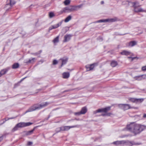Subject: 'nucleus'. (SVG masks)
Segmentation results:
<instances>
[{"instance_id": "1", "label": "nucleus", "mask_w": 146, "mask_h": 146, "mask_svg": "<svg viewBox=\"0 0 146 146\" xmlns=\"http://www.w3.org/2000/svg\"><path fill=\"white\" fill-rule=\"evenodd\" d=\"M127 129L133 133L134 135L139 134L146 129V126L136 123L135 122H131L127 125Z\"/></svg>"}, {"instance_id": "2", "label": "nucleus", "mask_w": 146, "mask_h": 146, "mask_svg": "<svg viewBox=\"0 0 146 146\" xmlns=\"http://www.w3.org/2000/svg\"><path fill=\"white\" fill-rule=\"evenodd\" d=\"M33 124V123L31 122H20L16 124L15 127L13 129L12 131V132L18 130L19 128H21L27 126H29Z\"/></svg>"}, {"instance_id": "3", "label": "nucleus", "mask_w": 146, "mask_h": 146, "mask_svg": "<svg viewBox=\"0 0 146 146\" xmlns=\"http://www.w3.org/2000/svg\"><path fill=\"white\" fill-rule=\"evenodd\" d=\"M131 5L133 7L134 9V11L135 12H146V10H144L141 8H138V7L140 6L139 5V3L138 2L132 3Z\"/></svg>"}, {"instance_id": "4", "label": "nucleus", "mask_w": 146, "mask_h": 146, "mask_svg": "<svg viewBox=\"0 0 146 146\" xmlns=\"http://www.w3.org/2000/svg\"><path fill=\"white\" fill-rule=\"evenodd\" d=\"M118 106L119 108L123 110H126L132 108H134L135 109H137L138 108L137 107L133 108V107H131L129 104H118Z\"/></svg>"}, {"instance_id": "5", "label": "nucleus", "mask_w": 146, "mask_h": 146, "mask_svg": "<svg viewBox=\"0 0 146 146\" xmlns=\"http://www.w3.org/2000/svg\"><path fill=\"white\" fill-rule=\"evenodd\" d=\"M40 104H36L33 105V106L30 107L26 113L31 112L36 110H40Z\"/></svg>"}, {"instance_id": "6", "label": "nucleus", "mask_w": 146, "mask_h": 146, "mask_svg": "<svg viewBox=\"0 0 146 146\" xmlns=\"http://www.w3.org/2000/svg\"><path fill=\"white\" fill-rule=\"evenodd\" d=\"M77 10L76 7L74 6H71L64 8L63 11L64 12H70Z\"/></svg>"}, {"instance_id": "7", "label": "nucleus", "mask_w": 146, "mask_h": 146, "mask_svg": "<svg viewBox=\"0 0 146 146\" xmlns=\"http://www.w3.org/2000/svg\"><path fill=\"white\" fill-rule=\"evenodd\" d=\"M110 107H108L105 108L99 109L93 112L94 114H96L97 113L99 112H105L106 113L110 110Z\"/></svg>"}, {"instance_id": "8", "label": "nucleus", "mask_w": 146, "mask_h": 146, "mask_svg": "<svg viewBox=\"0 0 146 146\" xmlns=\"http://www.w3.org/2000/svg\"><path fill=\"white\" fill-rule=\"evenodd\" d=\"M125 145L129 146H132L133 145H139L141 144L140 143H135L134 141H130L128 140H125Z\"/></svg>"}, {"instance_id": "9", "label": "nucleus", "mask_w": 146, "mask_h": 146, "mask_svg": "<svg viewBox=\"0 0 146 146\" xmlns=\"http://www.w3.org/2000/svg\"><path fill=\"white\" fill-rule=\"evenodd\" d=\"M7 2H9V3H7L6 5L5 6V7L6 8L7 7V6L9 5H10L11 6V7L9 9H6V11H8L9 9H11V6H12L15 3V2L14 0H7Z\"/></svg>"}, {"instance_id": "10", "label": "nucleus", "mask_w": 146, "mask_h": 146, "mask_svg": "<svg viewBox=\"0 0 146 146\" xmlns=\"http://www.w3.org/2000/svg\"><path fill=\"white\" fill-rule=\"evenodd\" d=\"M62 22L63 21H62L58 23L57 24L51 26V27H49V30H51L53 29H55L57 28L61 25Z\"/></svg>"}, {"instance_id": "11", "label": "nucleus", "mask_w": 146, "mask_h": 146, "mask_svg": "<svg viewBox=\"0 0 146 146\" xmlns=\"http://www.w3.org/2000/svg\"><path fill=\"white\" fill-rule=\"evenodd\" d=\"M125 140H121V141H117L113 142V144L116 145H125Z\"/></svg>"}, {"instance_id": "12", "label": "nucleus", "mask_w": 146, "mask_h": 146, "mask_svg": "<svg viewBox=\"0 0 146 146\" xmlns=\"http://www.w3.org/2000/svg\"><path fill=\"white\" fill-rule=\"evenodd\" d=\"M77 125H75L73 126H63L61 127L62 131H67L70 129L71 128H73L77 127Z\"/></svg>"}, {"instance_id": "13", "label": "nucleus", "mask_w": 146, "mask_h": 146, "mask_svg": "<svg viewBox=\"0 0 146 146\" xmlns=\"http://www.w3.org/2000/svg\"><path fill=\"white\" fill-rule=\"evenodd\" d=\"M72 36L70 35H66L64 36V39L63 40V42H66L69 41Z\"/></svg>"}, {"instance_id": "14", "label": "nucleus", "mask_w": 146, "mask_h": 146, "mask_svg": "<svg viewBox=\"0 0 146 146\" xmlns=\"http://www.w3.org/2000/svg\"><path fill=\"white\" fill-rule=\"evenodd\" d=\"M60 60H61L62 62V63L61 66L60 67V68H61L62 66L63 65L65 64L67 62L68 60V58H67L64 57L60 59Z\"/></svg>"}, {"instance_id": "15", "label": "nucleus", "mask_w": 146, "mask_h": 146, "mask_svg": "<svg viewBox=\"0 0 146 146\" xmlns=\"http://www.w3.org/2000/svg\"><path fill=\"white\" fill-rule=\"evenodd\" d=\"M137 42L136 41L134 40L131 41L128 43V46L132 47L137 44Z\"/></svg>"}, {"instance_id": "16", "label": "nucleus", "mask_w": 146, "mask_h": 146, "mask_svg": "<svg viewBox=\"0 0 146 146\" xmlns=\"http://www.w3.org/2000/svg\"><path fill=\"white\" fill-rule=\"evenodd\" d=\"M94 64H93L90 65H87L86 66V68L87 71H88L93 69L94 67Z\"/></svg>"}, {"instance_id": "17", "label": "nucleus", "mask_w": 146, "mask_h": 146, "mask_svg": "<svg viewBox=\"0 0 146 146\" xmlns=\"http://www.w3.org/2000/svg\"><path fill=\"white\" fill-rule=\"evenodd\" d=\"M120 54L122 55L127 56L130 55L131 54V53L129 51L124 50L121 52Z\"/></svg>"}, {"instance_id": "18", "label": "nucleus", "mask_w": 146, "mask_h": 146, "mask_svg": "<svg viewBox=\"0 0 146 146\" xmlns=\"http://www.w3.org/2000/svg\"><path fill=\"white\" fill-rule=\"evenodd\" d=\"M49 104V103L47 102H45L42 103L41 104H40V109L43 108L44 107L47 106Z\"/></svg>"}, {"instance_id": "19", "label": "nucleus", "mask_w": 146, "mask_h": 146, "mask_svg": "<svg viewBox=\"0 0 146 146\" xmlns=\"http://www.w3.org/2000/svg\"><path fill=\"white\" fill-rule=\"evenodd\" d=\"M133 3V2H130L128 1H123L122 2V4L123 5H126L127 6H128L131 5V3Z\"/></svg>"}, {"instance_id": "20", "label": "nucleus", "mask_w": 146, "mask_h": 146, "mask_svg": "<svg viewBox=\"0 0 146 146\" xmlns=\"http://www.w3.org/2000/svg\"><path fill=\"white\" fill-rule=\"evenodd\" d=\"M117 19L116 17L107 19V22H113L117 21Z\"/></svg>"}, {"instance_id": "21", "label": "nucleus", "mask_w": 146, "mask_h": 146, "mask_svg": "<svg viewBox=\"0 0 146 146\" xmlns=\"http://www.w3.org/2000/svg\"><path fill=\"white\" fill-rule=\"evenodd\" d=\"M87 108L84 107L82 108L80 112L82 114H84L87 112Z\"/></svg>"}, {"instance_id": "22", "label": "nucleus", "mask_w": 146, "mask_h": 146, "mask_svg": "<svg viewBox=\"0 0 146 146\" xmlns=\"http://www.w3.org/2000/svg\"><path fill=\"white\" fill-rule=\"evenodd\" d=\"M63 77L64 78H68L70 76V74L68 72H64L62 74Z\"/></svg>"}, {"instance_id": "23", "label": "nucleus", "mask_w": 146, "mask_h": 146, "mask_svg": "<svg viewBox=\"0 0 146 146\" xmlns=\"http://www.w3.org/2000/svg\"><path fill=\"white\" fill-rule=\"evenodd\" d=\"M8 70L7 69H5L2 70L0 72V77L2 75L5 74Z\"/></svg>"}, {"instance_id": "24", "label": "nucleus", "mask_w": 146, "mask_h": 146, "mask_svg": "<svg viewBox=\"0 0 146 146\" xmlns=\"http://www.w3.org/2000/svg\"><path fill=\"white\" fill-rule=\"evenodd\" d=\"M117 64V62L115 61H112L111 63V66L113 67L116 66Z\"/></svg>"}, {"instance_id": "25", "label": "nucleus", "mask_w": 146, "mask_h": 146, "mask_svg": "<svg viewBox=\"0 0 146 146\" xmlns=\"http://www.w3.org/2000/svg\"><path fill=\"white\" fill-rule=\"evenodd\" d=\"M144 99L143 98H136V103H140L142 102Z\"/></svg>"}, {"instance_id": "26", "label": "nucleus", "mask_w": 146, "mask_h": 146, "mask_svg": "<svg viewBox=\"0 0 146 146\" xmlns=\"http://www.w3.org/2000/svg\"><path fill=\"white\" fill-rule=\"evenodd\" d=\"M19 64L18 63H15L13 64L12 66L13 69H16L19 68Z\"/></svg>"}, {"instance_id": "27", "label": "nucleus", "mask_w": 146, "mask_h": 146, "mask_svg": "<svg viewBox=\"0 0 146 146\" xmlns=\"http://www.w3.org/2000/svg\"><path fill=\"white\" fill-rule=\"evenodd\" d=\"M71 18L72 17L71 16L69 15L64 20V22L66 23L67 22L70 20L71 19Z\"/></svg>"}, {"instance_id": "28", "label": "nucleus", "mask_w": 146, "mask_h": 146, "mask_svg": "<svg viewBox=\"0 0 146 146\" xmlns=\"http://www.w3.org/2000/svg\"><path fill=\"white\" fill-rule=\"evenodd\" d=\"M59 36H57L52 41V42L54 43L58 42H59Z\"/></svg>"}, {"instance_id": "29", "label": "nucleus", "mask_w": 146, "mask_h": 146, "mask_svg": "<svg viewBox=\"0 0 146 146\" xmlns=\"http://www.w3.org/2000/svg\"><path fill=\"white\" fill-rule=\"evenodd\" d=\"M35 129L34 128L33 129L28 131H27L26 132V134L27 135H31L33 133V132L34 130Z\"/></svg>"}, {"instance_id": "30", "label": "nucleus", "mask_w": 146, "mask_h": 146, "mask_svg": "<svg viewBox=\"0 0 146 146\" xmlns=\"http://www.w3.org/2000/svg\"><path fill=\"white\" fill-rule=\"evenodd\" d=\"M35 59V58H33L31 59H29L28 61L26 62V63H29L33 62H34Z\"/></svg>"}, {"instance_id": "31", "label": "nucleus", "mask_w": 146, "mask_h": 146, "mask_svg": "<svg viewBox=\"0 0 146 146\" xmlns=\"http://www.w3.org/2000/svg\"><path fill=\"white\" fill-rule=\"evenodd\" d=\"M55 131L56 133H58L60 131H62L61 127L56 128L55 130Z\"/></svg>"}, {"instance_id": "32", "label": "nucleus", "mask_w": 146, "mask_h": 146, "mask_svg": "<svg viewBox=\"0 0 146 146\" xmlns=\"http://www.w3.org/2000/svg\"><path fill=\"white\" fill-rule=\"evenodd\" d=\"M70 0H66L64 2V3L65 5H68L70 3Z\"/></svg>"}, {"instance_id": "33", "label": "nucleus", "mask_w": 146, "mask_h": 146, "mask_svg": "<svg viewBox=\"0 0 146 146\" xmlns=\"http://www.w3.org/2000/svg\"><path fill=\"white\" fill-rule=\"evenodd\" d=\"M107 22V19H102L96 21V23H102V22Z\"/></svg>"}, {"instance_id": "34", "label": "nucleus", "mask_w": 146, "mask_h": 146, "mask_svg": "<svg viewBox=\"0 0 146 146\" xmlns=\"http://www.w3.org/2000/svg\"><path fill=\"white\" fill-rule=\"evenodd\" d=\"M129 100L131 102L133 103H136V98H130Z\"/></svg>"}, {"instance_id": "35", "label": "nucleus", "mask_w": 146, "mask_h": 146, "mask_svg": "<svg viewBox=\"0 0 146 146\" xmlns=\"http://www.w3.org/2000/svg\"><path fill=\"white\" fill-rule=\"evenodd\" d=\"M42 52V50H40L37 52L32 53L31 54L33 55H34L36 56V55H37L38 54H40Z\"/></svg>"}, {"instance_id": "36", "label": "nucleus", "mask_w": 146, "mask_h": 146, "mask_svg": "<svg viewBox=\"0 0 146 146\" xmlns=\"http://www.w3.org/2000/svg\"><path fill=\"white\" fill-rule=\"evenodd\" d=\"M143 75H141V76H137L136 77V80H141L142 79V76Z\"/></svg>"}, {"instance_id": "37", "label": "nucleus", "mask_w": 146, "mask_h": 146, "mask_svg": "<svg viewBox=\"0 0 146 146\" xmlns=\"http://www.w3.org/2000/svg\"><path fill=\"white\" fill-rule=\"evenodd\" d=\"M49 17L50 18H52L54 16V15L53 13L50 12L49 13Z\"/></svg>"}, {"instance_id": "38", "label": "nucleus", "mask_w": 146, "mask_h": 146, "mask_svg": "<svg viewBox=\"0 0 146 146\" xmlns=\"http://www.w3.org/2000/svg\"><path fill=\"white\" fill-rule=\"evenodd\" d=\"M111 114V113H108L106 114H102V115L103 116H110Z\"/></svg>"}, {"instance_id": "39", "label": "nucleus", "mask_w": 146, "mask_h": 146, "mask_svg": "<svg viewBox=\"0 0 146 146\" xmlns=\"http://www.w3.org/2000/svg\"><path fill=\"white\" fill-rule=\"evenodd\" d=\"M141 69L142 71H146V66L142 67Z\"/></svg>"}, {"instance_id": "40", "label": "nucleus", "mask_w": 146, "mask_h": 146, "mask_svg": "<svg viewBox=\"0 0 146 146\" xmlns=\"http://www.w3.org/2000/svg\"><path fill=\"white\" fill-rule=\"evenodd\" d=\"M58 63V61L55 60H54L53 61V64L54 65H55Z\"/></svg>"}, {"instance_id": "41", "label": "nucleus", "mask_w": 146, "mask_h": 146, "mask_svg": "<svg viewBox=\"0 0 146 146\" xmlns=\"http://www.w3.org/2000/svg\"><path fill=\"white\" fill-rule=\"evenodd\" d=\"M75 115H79L80 114H82V113H81V112L80 111L78 112H76L75 113Z\"/></svg>"}, {"instance_id": "42", "label": "nucleus", "mask_w": 146, "mask_h": 146, "mask_svg": "<svg viewBox=\"0 0 146 146\" xmlns=\"http://www.w3.org/2000/svg\"><path fill=\"white\" fill-rule=\"evenodd\" d=\"M33 144V143L31 141H29L27 143V145H32Z\"/></svg>"}, {"instance_id": "43", "label": "nucleus", "mask_w": 146, "mask_h": 146, "mask_svg": "<svg viewBox=\"0 0 146 146\" xmlns=\"http://www.w3.org/2000/svg\"><path fill=\"white\" fill-rule=\"evenodd\" d=\"M5 135H3L1 136L0 137V141H1L3 140V137Z\"/></svg>"}, {"instance_id": "44", "label": "nucleus", "mask_w": 146, "mask_h": 146, "mask_svg": "<svg viewBox=\"0 0 146 146\" xmlns=\"http://www.w3.org/2000/svg\"><path fill=\"white\" fill-rule=\"evenodd\" d=\"M127 58H131L132 59V61L134 59H135L136 58V57H133V58H132L131 57H127Z\"/></svg>"}, {"instance_id": "45", "label": "nucleus", "mask_w": 146, "mask_h": 146, "mask_svg": "<svg viewBox=\"0 0 146 146\" xmlns=\"http://www.w3.org/2000/svg\"><path fill=\"white\" fill-rule=\"evenodd\" d=\"M127 137V136L126 135H124L122 136H121V137H120L123 138V137Z\"/></svg>"}, {"instance_id": "46", "label": "nucleus", "mask_w": 146, "mask_h": 146, "mask_svg": "<svg viewBox=\"0 0 146 146\" xmlns=\"http://www.w3.org/2000/svg\"><path fill=\"white\" fill-rule=\"evenodd\" d=\"M82 6V5H79L78 6H76V8L77 7H78L79 8H80Z\"/></svg>"}, {"instance_id": "47", "label": "nucleus", "mask_w": 146, "mask_h": 146, "mask_svg": "<svg viewBox=\"0 0 146 146\" xmlns=\"http://www.w3.org/2000/svg\"><path fill=\"white\" fill-rule=\"evenodd\" d=\"M143 118H146V113H144L143 114Z\"/></svg>"}, {"instance_id": "48", "label": "nucleus", "mask_w": 146, "mask_h": 146, "mask_svg": "<svg viewBox=\"0 0 146 146\" xmlns=\"http://www.w3.org/2000/svg\"><path fill=\"white\" fill-rule=\"evenodd\" d=\"M101 4H103L104 3V1H102L101 2Z\"/></svg>"}, {"instance_id": "49", "label": "nucleus", "mask_w": 146, "mask_h": 146, "mask_svg": "<svg viewBox=\"0 0 146 146\" xmlns=\"http://www.w3.org/2000/svg\"><path fill=\"white\" fill-rule=\"evenodd\" d=\"M26 78H23L22 79H21V81H23V80H24Z\"/></svg>"}, {"instance_id": "50", "label": "nucleus", "mask_w": 146, "mask_h": 146, "mask_svg": "<svg viewBox=\"0 0 146 146\" xmlns=\"http://www.w3.org/2000/svg\"><path fill=\"white\" fill-rule=\"evenodd\" d=\"M50 117V115H49L48 116V118H47V119H48Z\"/></svg>"}, {"instance_id": "51", "label": "nucleus", "mask_w": 146, "mask_h": 146, "mask_svg": "<svg viewBox=\"0 0 146 146\" xmlns=\"http://www.w3.org/2000/svg\"><path fill=\"white\" fill-rule=\"evenodd\" d=\"M13 118H13V117H12V118H10L9 119H13Z\"/></svg>"}, {"instance_id": "52", "label": "nucleus", "mask_w": 146, "mask_h": 146, "mask_svg": "<svg viewBox=\"0 0 146 146\" xmlns=\"http://www.w3.org/2000/svg\"><path fill=\"white\" fill-rule=\"evenodd\" d=\"M7 120H8V119L5 120V121H4V122H3V123H4L5 122V121H7Z\"/></svg>"}, {"instance_id": "53", "label": "nucleus", "mask_w": 146, "mask_h": 146, "mask_svg": "<svg viewBox=\"0 0 146 146\" xmlns=\"http://www.w3.org/2000/svg\"><path fill=\"white\" fill-rule=\"evenodd\" d=\"M70 91V90H67V91H65L64 92H67V91Z\"/></svg>"}]
</instances>
